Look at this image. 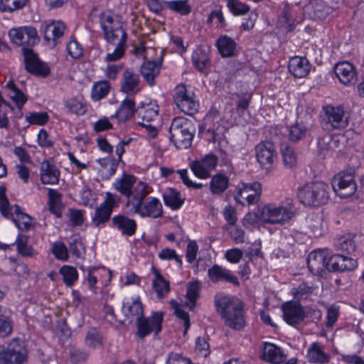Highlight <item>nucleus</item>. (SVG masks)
<instances>
[{
    "label": "nucleus",
    "instance_id": "obj_1",
    "mask_svg": "<svg viewBox=\"0 0 364 364\" xmlns=\"http://www.w3.org/2000/svg\"><path fill=\"white\" fill-rule=\"evenodd\" d=\"M214 304L217 312L229 328L240 331L246 326L242 303L233 297L218 294L215 296Z\"/></svg>",
    "mask_w": 364,
    "mask_h": 364
},
{
    "label": "nucleus",
    "instance_id": "obj_2",
    "mask_svg": "<svg viewBox=\"0 0 364 364\" xmlns=\"http://www.w3.org/2000/svg\"><path fill=\"white\" fill-rule=\"evenodd\" d=\"M149 186L144 182H139L135 186V192L129 200H127V206L130 210L141 217L159 218L162 215L163 210L160 201L156 198H148Z\"/></svg>",
    "mask_w": 364,
    "mask_h": 364
},
{
    "label": "nucleus",
    "instance_id": "obj_3",
    "mask_svg": "<svg viewBox=\"0 0 364 364\" xmlns=\"http://www.w3.org/2000/svg\"><path fill=\"white\" fill-rule=\"evenodd\" d=\"M296 208L291 199L279 205L267 204L260 208L255 215L258 220L270 224H284L293 218Z\"/></svg>",
    "mask_w": 364,
    "mask_h": 364
},
{
    "label": "nucleus",
    "instance_id": "obj_4",
    "mask_svg": "<svg viewBox=\"0 0 364 364\" xmlns=\"http://www.w3.org/2000/svg\"><path fill=\"white\" fill-rule=\"evenodd\" d=\"M100 26L104 31L105 40L112 45H126L127 33L123 28L120 17L109 11L101 14Z\"/></svg>",
    "mask_w": 364,
    "mask_h": 364
},
{
    "label": "nucleus",
    "instance_id": "obj_5",
    "mask_svg": "<svg viewBox=\"0 0 364 364\" xmlns=\"http://www.w3.org/2000/svg\"><path fill=\"white\" fill-rule=\"evenodd\" d=\"M329 187L323 182L306 184L299 190L298 196L300 201L309 206L324 205L329 198Z\"/></svg>",
    "mask_w": 364,
    "mask_h": 364
},
{
    "label": "nucleus",
    "instance_id": "obj_6",
    "mask_svg": "<svg viewBox=\"0 0 364 364\" xmlns=\"http://www.w3.org/2000/svg\"><path fill=\"white\" fill-rule=\"evenodd\" d=\"M171 140L178 149H187L192 143L193 133L191 125L185 119L174 118L169 127Z\"/></svg>",
    "mask_w": 364,
    "mask_h": 364
},
{
    "label": "nucleus",
    "instance_id": "obj_7",
    "mask_svg": "<svg viewBox=\"0 0 364 364\" xmlns=\"http://www.w3.org/2000/svg\"><path fill=\"white\" fill-rule=\"evenodd\" d=\"M323 114L321 116L322 127L328 131L345 129L349 122V117L342 107L327 105L323 108Z\"/></svg>",
    "mask_w": 364,
    "mask_h": 364
},
{
    "label": "nucleus",
    "instance_id": "obj_8",
    "mask_svg": "<svg viewBox=\"0 0 364 364\" xmlns=\"http://www.w3.org/2000/svg\"><path fill=\"white\" fill-rule=\"evenodd\" d=\"M331 185L336 195L341 198L353 195L357 189L352 170L338 173L332 178Z\"/></svg>",
    "mask_w": 364,
    "mask_h": 364
},
{
    "label": "nucleus",
    "instance_id": "obj_9",
    "mask_svg": "<svg viewBox=\"0 0 364 364\" xmlns=\"http://www.w3.org/2000/svg\"><path fill=\"white\" fill-rule=\"evenodd\" d=\"M164 319L162 312H154L150 318L144 316L136 320V336L143 339L151 332L156 335L161 331V325Z\"/></svg>",
    "mask_w": 364,
    "mask_h": 364
},
{
    "label": "nucleus",
    "instance_id": "obj_10",
    "mask_svg": "<svg viewBox=\"0 0 364 364\" xmlns=\"http://www.w3.org/2000/svg\"><path fill=\"white\" fill-rule=\"evenodd\" d=\"M9 36L14 43L23 48L33 46L38 41L36 30L31 26L13 28L9 31Z\"/></svg>",
    "mask_w": 364,
    "mask_h": 364
},
{
    "label": "nucleus",
    "instance_id": "obj_11",
    "mask_svg": "<svg viewBox=\"0 0 364 364\" xmlns=\"http://www.w3.org/2000/svg\"><path fill=\"white\" fill-rule=\"evenodd\" d=\"M255 155L262 169L269 171L277 159L275 148L269 141H262L255 146Z\"/></svg>",
    "mask_w": 364,
    "mask_h": 364
},
{
    "label": "nucleus",
    "instance_id": "obj_12",
    "mask_svg": "<svg viewBox=\"0 0 364 364\" xmlns=\"http://www.w3.org/2000/svg\"><path fill=\"white\" fill-rule=\"evenodd\" d=\"M174 102L176 107L186 114L192 115L197 111V102L183 84L177 85L175 89Z\"/></svg>",
    "mask_w": 364,
    "mask_h": 364
},
{
    "label": "nucleus",
    "instance_id": "obj_13",
    "mask_svg": "<svg viewBox=\"0 0 364 364\" xmlns=\"http://www.w3.org/2000/svg\"><path fill=\"white\" fill-rule=\"evenodd\" d=\"M262 193V185L255 181L251 183H243L242 188L239 189L235 196L237 203L243 205L244 200L248 205H254L258 203Z\"/></svg>",
    "mask_w": 364,
    "mask_h": 364
},
{
    "label": "nucleus",
    "instance_id": "obj_14",
    "mask_svg": "<svg viewBox=\"0 0 364 364\" xmlns=\"http://www.w3.org/2000/svg\"><path fill=\"white\" fill-rule=\"evenodd\" d=\"M25 68L26 70L36 75L46 77L50 73L49 67L41 62L33 50L29 48H23Z\"/></svg>",
    "mask_w": 364,
    "mask_h": 364
},
{
    "label": "nucleus",
    "instance_id": "obj_15",
    "mask_svg": "<svg viewBox=\"0 0 364 364\" xmlns=\"http://www.w3.org/2000/svg\"><path fill=\"white\" fill-rule=\"evenodd\" d=\"M115 206V199L112 193L107 192L105 201L95 208L92 223L95 227H100L110 220L111 214Z\"/></svg>",
    "mask_w": 364,
    "mask_h": 364
},
{
    "label": "nucleus",
    "instance_id": "obj_16",
    "mask_svg": "<svg viewBox=\"0 0 364 364\" xmlns=\"http://www.w3.org/2000/svg\"><path fill=\"white\" fill-rule=\"evenodd\" d=\"M328 250H319L311 252L307 258L309 271L314 274H321L326 269L328 270Z\"/></svg>",
    "mask_w": 364,
    "mask_h": 364
},
{
    "label": "nucleus",
    "instance_id": "obj_17",
    "mask_svg": "<svg viewBox=\"0 0 364 364\" xmlns=\"http://www.w3.org/2000/svg\"><path fill=\"white\" fill-rule=\"evenodd\" d=\"M334 73L339 81L345 85H355L358 81V73L355 66L348 62H339L334 66Z\"/></svg>",
    "mask_w": 364,
    "mask_h": 364
},
{
    "label": "nucleus",
    "instance_id": "obj_18",
    "mask_svg": "<svg viewBox=\"0 0 364 364\" xmlns=\"http://www.w3.org/2000/svg\"><path fill=\"white\" fill-rule=\"evenodd\" d=\"M282 310L284 321L289 325L295 326L304 320V311L299 302H286L282 305Z\"/></svg>",
    "mask_w": 364,
    "mask_h": 364
},
{
    "label": "nucleus",
    "instance_id": "obj_19",
    "mask_svg": "<svg viewBox=\"0 0 364 364\" xmlns=\"http://www.w3.org/2000/svg\"><path fill=\"white\" fill-rule=\"evenodd\" d=\"M9 364H23L28 357L27 350L22 341L13 339L6 347Z\"/></svg>",
    "mask_w": 364,
    "mask_h": 364
},
{
    "label": "nucleus",
    "instance_id": "obj_20",
    "mask_svg": "<svg viewBox=\"0 0 364 364\" xmlns=\"http://www.w3.org/2000/svg\"><path fill=\"white\" fill-rule=\"evenodd\" d=\"M217 163V156L208 154L200 161H193L191 168L197 177L206 178L210 176V172L215 168Z\"/></svg>",
    "mask_w": 364,
    "mask_h": 364
},
{
    "label": "nucleus",
    "instance_id": "obj_21",
    "mask_svg": "<svg viewBox=\"0 0 364 364\" xmlns=\"http://www.w3.org/2000/svg\"><path fill=\"white\" fill-rule=\"evenodd\" d=\"M328 271H351L357 267V261L341 254L328 257Z\"/></svg>",
    "mask_w": 364,
    "mask_h": 364
},
{
    "label": "nucleus",
    "instance_id": "obj_22",
    "mask_svg": "<svg viewBox=\"0 0 364 364\" xmlns=\"http://www.w3.org/2000/svg\"><path fill=\"white\" fill-rule=\"evenodd\" d=\"M288 69L295 77L301 78L308 75L311 70V65L306 58L294 56L289 60Z\"/></svg>",
    "mask_w": 364,
    "mask_h": 364
},
{
    "label": "nucleus",
    "instance_id": "obj_23",
    "mask_svg": "<svg viewBox=\"0 0 364 364\" xmlns=\"http://www.w3.org/2000/svg\"><path fill=\"white\" fill-rule=\"evenodd\" d=\"M140 79L137 74L126 70L122 75L120 91L129 95L136 94L139 90Z\"/></svg>",
    "mask_w": 364,
    "mask_h": 364
},
{
    "label": "nucleus",
    "instance_id": "obj_24",
    "mask_svg": "<svg viewBox=\"0 0 364 364\" xmlns=\"http://www.w3.org/2000/svg\"><path fill=\"white\" fill-rule=\"evenodd\" d=\"M208 274L210 279L214 283L225 281L235 286H238L240 284L237 278L232 275L230 271L218 264H215L210 268L208 271Z\"/></svg>",
    "mask_w": 364,
    "mask_h": 364
},
{
    "label": "nucleus",
    "instance_id": "obj_25",
    "mask_svg": "<svg viewBox=\"0 0 364 364\" xmlns=\"http://www.w3.org/2000/svg\"><path fill=\"white\" fill-rule=\"evenodd\" d=\"M113 227L119 230L122 235L132 236L136 230V223L124 215H118L112 219Z\"/></svg>",
    "mask_w": 364,
    "mask_h": 364
},
{
    "label": "nucleus",
    "instance_id": "obj_26",
    "mask_svg": "<svg viewBox=\"0 0 364 364\" xmlns=\"http://www.w3.org/2000/svg\"><path fill=\"white\" fill-rule=\"evenodd\" d=\"M135 182L136 178L134 176L124 173L119 178L116 180L113 186L117 191L125 196L127 198V200H129L135 192V186L132 190Z\"/></svg>",
    "mask_w": 364,
    "mask_h": 364
},
{
    "label": "nucleus",
    "instance_id": "obj_27",
    "mask_svg": "<svg viewBox=\"0 0 364 364\" xmlns=\"http://www.w3.org/2000/svg\"><path fill=\"white\" fill-rule=\"evenodd\" d=\"M262 358L272 364H280L286 359V355L280 348L267 343L263 348Z\"/></svg>",
    "mask_w": 364,
    "mask_h": 364
},
{
    "label": "nucleus",
    "instance_id": "obj_28",
    "mask_svg": "<svg viewBox=\"0 0 364 364\" xmlns=\"http://www.w3.org/2000/svg\"><path fill=\"white\" fill-rule=\"evenodd\" d=\"M58 169L48 161H43L41 165V180L44 184H57L59 181Z\"/></svg>",
    "mask_w": 364,
    "mask_h": 364
},
{
    "label": "nucleus",
    "instance_id": "obj_29",
    "mask_svg": "<svg viewBox=\"0 0 364 364\" xmlns=\"http://www.w3.org/2000/svg\"><path fill=\"white\" fill-rule=\"evenodd\" d=\"M324 347L318 343H314L309 347L306 358L310 363L326 364L329 362L330 355L323 350Z\"/></svg>",
    "mask_w": 364,
    "mask_h": 364
},
{
    "label": "nucleus",
    "instance_id": "obj_30",
    "mask_svg": "<svg viewBox=\"0 0 364 364\" xmlns=\"http://www.w3.org/2000/svg\"><path fill=\"white\" fill-rule=\"evenodd\" d=\"M137 116L141 119V122L150 123L155 120L159 115V106L154 102L143 104L136 109Z\"/></svg>",
    "mask_w": 364,
    "mask_h": 364
},
{
    "label": "nucleus",
    "instance_id": "obj_31",
    "mask_svg": "<svg viewBox=\"0 0 364 364\" xmlns=\"http://www.w3.org/2000/svg\"><path fill=\"white\" fill-rule=\"evenodd\" d=\"M160 68V62L147 61L141 65V75L150 86L154 85V79L159 74Z\"/></svg>",
    "mask_w": 364,
    "mask_h": 364
},
{
    "label": "nucleus",
    "instance_id": "obj_32",
    "mask_svg": "<svg viewBox=\"0 0 364 364\" xmlns=\"http://www.w3.org/2000/svg\"><path fill=\"white\" fill-rule=\"evenodd\" d=\"M65 24L61 21L52 22L47 25L44 30V38L47 41H52L55 45V41L63 36L65 31Z\"/></svg>",
    "mask_w": 364,
    "mask_h": 364
},
{
    "label": "nucleus",
    "instance_id": "obj_33",
    "mask_svg": "<svg viewBox=\"0 0 364 364\" xmlns=\"http://www.w3.org/2000/svg\"><path fill=\"white\" fill-rule=\"evenodd\" d=\"M135 112V103L132 99L125 98L121 103L115 117L119 121H127L130 119Z\"/></svg>",
    "mask_w": 364,
    "mask_h": 364
},
{
    "label": "nucleus",
    "instance_id": "obj_34",
    "mask_svg": "<svg viewBox=\"0 0 364 364\" xmlns=\"http://www.w3.org/2000/svg\"><path fill=\"white\" fill-rule=\"evenodd\" d=\"M122 311L124 316L129 318H136V320H137L139 317L144 316L143 305L139 299H136L132 303H124L122 306Z\"/></svg>",
    "mask_w": 364,
    "mask_h": 364
},
{
    "label": "nucleus",
    "instance_id": "obj_35",
    "mask_svg": "<svg viewBox=\"0 0 364 364\" xmlns=\"http://www.w3.org/2000/svg\"><path fill=\"white\" fill-rule=\"evenodd\" d=\"M217 47L223 57H232L235 53L236 43L230 37L223 36L218 39Z\"/></svg>",
    "mask_w": 364,
    "mask_h": 364
},
{
    "label": "nucleus",
    "instance_id": "obj_36",
    "mask_svg": "<svg viewBox=\"0 0 364 364\" xmlns=\"http://www.w3.org/2000/svg\"><path fill=\"white\" fill-rule=\"evenodd\" d=\"M229 179L222 173L214 175L210 182V190L214 195L223 193L228 187Z\"/></svg>",
    "mask_w": 364,
    "mask_h": 364
},
{
    "label": "nucleus",
    "instance_id": "obj_37",
    "mask_svg": "<svg viewBox=\"0 0 364 364\" xmlns=\"http://www.w3.org/2000/svg\"><path fill=\"white\" fill-rule=\"evenodd\" d=\"M163 198L165 205L172 209L179 208L184 202V200L181 198L180 192L174 188L168 189L163 194Z\"/></svg>",
    "mask_w": 364,
    "mask_h": 364
},
{
    "label": "nucleus",
    "instance_id": "obj_38",
    "mask_svg": "<svg viewBox=\"0 0 364 364\" xmlns=\"http://www.w3.org/2000/svg\"><path fill=\"white\" fill-rule=\"evenodd\" d=\"M14 213L15 216H14L13 220L18 228L21 230H28L32 227V218L23 213L19 206L16 205L14 208Z\"/></svg>",
    "mask_w": 364,
    "mask_h": 364
},
{
    "label": "nucleus",
    "instance_id": "obj_39",
    "mask_svg": "<svg viewBox=\"0 0 364 364\" xmlns=\"http://www.w3.org/2000/svg\"><path fill=\"white\" fill-rule=\"evenodd\" d=\"M210 117L208 116L205 118V123L200 127V133H203L205 132V134L209 135L208 137V140L210 142H216L221 139L223 136V128L218 126L216 129L214 127H210L208 126V122L210 120Z\"/></svg>",
    "mask_w": 364,
    "mask_h": 364
},
{
    "label": "nucleus",
    "instance_id": "obj_40",
    "mask_svg": "<svg viewBox=\"0 0 364 364\" xmlns=\"http://www.w3.org/2000/svg\"><path fill=\"white\" fill-rule=\"evenodd\" d=\"M154 274L156 278L153 282V288L157 294L158 298L161 299L170 290L169 282L158 271L156 270Z\"/></svg>",
    "mask_w": 364,
    "mask_h": 364
},
{
    "label": "nucleus",
    "instance_id": "obj_41",
    "mask_svg": "<svg viewBox=\"0 0 364 364\" xmlns=\"http://www.w3.org/2000/svg\"><path fill=\"white\" fill-rule=\"evenodd\" d=\"M196 68L200 72H205L210 67V60L206 53L202 49H197L192 55Z\"/></svg>",
    "mask_w": 364,
    "mask_h": 364
},
{
    "label": "nucleus",
    "instance_id": "obj_42",
    "mask_svg": "<svg viewBox=\"0 0 364 364\" xmlns=\"http://www.w3.org/2000/svg\"><path fill=\"white\" fill-rule=\"evenodd\" d=\"M97 161L102 166L100 171L106 178H109L115 173L119 164L118 161L109 157L98 159Z\"/></svg>",
    "mask_w": 364,
    "mask_h": 364
},
{
    "label": "nucleus",
    "instance_id": "obj_43",
    "mask_svg": "<svg viewBox=\"0 0 364 364\" xmlns=\"http://www.w3.org/2000/svg\"><path fill=\"white\" fill-rule=\"evenodd\" d=\"M336 245L338 250L347 254L353 252L356 248L354 237L350 234L341 236Z\"/></svg>",
    "mask_w": 364,
    "mask_h": 364
},
{
    "label": "nucleus",
    "instance_id": "obj_44",
    "mask_svg": "<svg viewBox=\"0 0 364 364\" xmlns=\"http://www.w3.org/2000/svg\"><path fill=\"white\" fill-rule=\"evenodd\" d=\"M50 210L57 217H60L61 195L54 189H49L48 193Z\"/></svg>",
    "mask_w": 364,
    "mask_h": 364
},
{
    "label": "nucleus",
    "instance_id": "obj_45",
    "mask_svg": "<svg viewBox=\"0 0 364 364\" xmlns=\"http://www.w3.org/2000/svg\"><path fill=\"white\" fill-rule=\"evenodd\" d=\"M6 264L11 269V272L8 271V274H10L11 272H15L20 279H27L28 277L29 269L26 264H16L14 259L10 258L6 262Z\"/></svg>",
    "mask_w": 364,
    "mask_h": 364
},
{
    "label": "nucleus",
    "instance_id": "obj_46",
    "mask_svg": "<svg viewBox=\"0 0 364 364\" xmlns=\"http://www.w3.org/2000/svg\"><path fill=\"white\" fill-rule=\"evenodd\" d=\"M28 240L26 235H19L16 241L17 251L23 257H32L36 255V252L31 246L28 245Z\"/></svg>",
    "mask_w": 364,
    "mask_h": 364
},
{
    "label": "nucleus",
    "instance_id": "obj_47",
    "mask_svg": "<svg viewBox=\"0 0 364 364\" xmlns=\"http://www.w3.org/2000/svg\"><path fill=\"white\" fill-rule=\"evenodd\" d=\"M283 163L287 168H291L296 164V155L294 149L287 144L281 145Z\"/></svg>",
    "mask_w": 364,
    "mask_h": 364
},
{
    "label": "nucleus",
    "instance_id": "obj_48",
    "mask_svg": "<svg viewBox=\"0 0 364 364\" xmlns=\"http://www.w3.org/2000/svg\"><path fill=\"white\" fill-rule=\"evenodd\" d=\"M307 131L308 129L304 124L296 122L289 128V139L291 141L296 142L306 136Z\"/></svg>",
    "mask_w": 364,
    "mask_h": 364
},
{
    "label": "nucleus",
    "instance_id": "obj_49",
    "mask_svg": "<svg viewBox=\"0 0 364 364\" xmlns=\"http://www.w3.org/2000/svg\"><path fill=\"white\" fill-rule=\"evenodd\" d=\"M165 5L168 9L177 12L181 15H187L191 12V6L188 4L186 0H176L166 1Z\"/></svg>",
    "mask_w": 364,
    "mask_h": 364
},
{
    "label": "nucleus",
    "instance_id": "obj_50",
    "mask_svg": "<svg viewBox=\"0 0 364 364\" xmlns=\"http://www.w3.org/2000/svg\"><path fill=\"white\" fill-rule=\"evenodd\" d=\"M313 11L315 17L323 19L332 12L333 9L327 6L323 0H314Z\"/></svg>",
    "mask_w": 364,
    "mask_h": 364
},
{
    "label": "nucleus",
    "instance_id": "obj_51",
    "mask_svg": "<svg viewBox=\"0 0 364 364\" xmlns=\"http://www.w3.org/2000/svg\"><path fill=\"white\" fill-rule=\"evenodd\" d=\"M86 345L92 348H96L102 346V337L96 328H90L85 337Z\"/></svg>",
    "mask_w": 364,
    "mask_h": 364
},
{
    "label": "nucleus",
    "instance_id": "obj_52",
    "mask_svg": "<svg viewBox=\"0 0 364 364\" xmlns=\"http://www.w3.org/2000/svg\"><path fill=\"white\" fill-rule=\"evenodd\" d=\"M28 0H0V11L13 12L22 9Z\"/></svg>",
    "mask_w": 364,
    "mask_h": 364
},
{
    "label": "nucleus",
    "instance_id": "obj_53",
    "mask_svg": "<svg viewBox=\"0 0 364 364\" xmlns=\"http://www.w3.org/2000/svg\"><path fill=\"white\" fill-rule=\"evenodd\" d=\"M60 273L67 286L71 287L77 279V272L73 267L65 265L60 268Z\"/></svg>",
    "mask_w": 364,
    "mask_h": 364
},
{
    "label": "nucleus",
    "instance_id": "obj_54",
    "mask_svg": "<svg viewBox=\"0 0 364 364\" xmlns=\"http://www.w3.org/2000/svg\"><path fill=\"white\" fill-rule=\"evenodd\" d=\"M70 251L75 257L80 258L85 252V248L79 236L74 235L70 238L69 243Z\"/></svg>",
    "mask_w": 364,
    "mask_h": 364
},
{
    "label": "nucleus",
    "instance_id": "obj_55",
    "mask_svg": "<svg viewBox=\"0 0 364 364\" xmlns=\"http://www.w3.org/2000/svg\"><path fill=\"white\" fill-rule=\"evenodd\" d=\"M4 311L0 306V337L5 338L9 336L13 331V323L8 318H4Z\"/></svg>",
    "mask_w": 364,
    "mask_h": 364
},
{
    "label": "nucleus",
    "instance_id": "obj_56",
    "mask_svg": "<svg viewBox=\"0 0 364 364\" xmlns=\"http://www.w3.org/2000/svg\"><path fill=\"white\" fill-rule=\"evenodd\" d=\"M200 283L198 282H190L187 285L186 296L191 303L190 309L196 306V302L199 296Z\"/></svg>",
    "mask_w": 364,
    "mask_h": 364
},
{
    "label": "nucleus",
    "instance_id": "obj_57",
    "mask_svg": "<svg viewBox=\"0 0 364 364\" xmlns=\"http://www.w3.org/2000/svg\"><path fill=\"white\" fill-rule=\"evenodd\" d=\"M8 109H13V107L4 100L0 94V128H9V120L6 116Z\"/></svg>",
    "mask_w": 364,
    "mask_h": 364
},
{
    "label": "nucleus",
    "instance_id": "obj_58",
    "mask_svg": "<svg viewBox=\"0 0 364 364\" xmlns=\"http://www.w3.org/2000/svg\"><path fill=\"white\" fill-rule=\"evenodd\" d=\"M109 87V84L107 81L96 83L93 86L92 91V98L95 100H99L105 97L107 95Z\"/></svg>",
    "mask_w": 364,
    "mask_h": 364
},
{
    "label": "nucleus",
    "instance_id": "obj_59",
    "mask_svg": "<svg viewBox=\"0 0 364 364\" xmlns=\"http://www.w3.org/2000/svg\"><path fill=\"white\" fill-rule=\"evenodd\" d=\"M26 120L31 124L42 126L48 121V115L46 112H29Z\"/></svg>",
    "mask_w": 364,
    "mask_h": 364
},
{
    "label": "nucleus",
    "instance_id": "obj_60",
    "mask_svg": "<svg viewBox=\"0 0 364 364\" xmlns=\"http://www.w3.org/2000/svg\"><path fill=\"white\" fill-rule=\"evenodd\" d=\"M228 6L231 12L235 15H243L247 13L250 8L247 5L240 2L237 0H229Z\"/></svg>",
    "mask_w": 364,
    "mask_h": 364
},
{
    "label": "nucleus",
    "instance_id": "obj_61",
    "mask_svg": "<svg viewBox=\"0 0 364 364\" xmlns=\"http://www.w3.org/2000/svg\"><path fill=\"white\" fill-rule=\"evenodd\" d=\"M171 304L174 309V314L176 316L184 321L185 333L190 327V318L187 312L183 310L180 306L175 301H171Z\"/></svg>",
    "mask_w": 364,
    "mask_h": 364
},
{
    "label": "nucleus",
    "instance_id": "obj_62",
    "mask_svg": "<svg viewBox=\"0 0 364 364\" xmlns=\"http://www.w3.org/2000/svg\"><path fill=\"white\" fill-rule=\"evenodd\" d=\"M52 252L56 258L61 260H68V248L64 243L58 242L53 245Z\"/></svg>",
    "mask_w": 364,
    "mask_h": 364
},
{
    "label": "nucleus",
    "instance_id": "obj_63",
    "mask_svg": "<svg viewBox=\"0 0 364 364\" xmlns=\"http://www.w3.org/2000/svg\"><path fill=\"white\" fill-rule=\"evenodd\" d=\"M114 50L109 53H107L105 60L106 62H114L121 59L125 53L126 45H115Z\"/></svg>",
    "mask_w": 364,
    "mask_h": 364
},
{
    "label": "nucleus",
    "instance_id": "obj_64",
    "mask_svg": "<svg viewBox=\"0 0 364 364\" xmlns=\"http://www.w3.org/2000/svg\"><path fill=\"white\" fill-rule=\"evenodd\" d=\"M67 51L73 58L77 59L82 55V48L75 41H71L68 43Z\"/></svg>",
    "mask_w": 364,
    "mask_h": 364
}]
</instances>
